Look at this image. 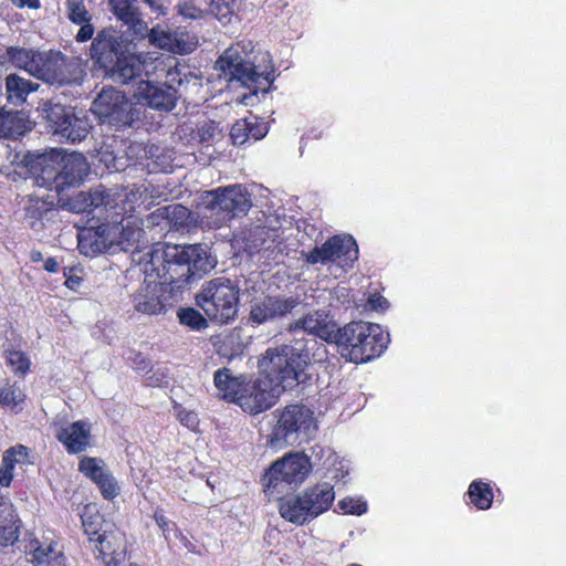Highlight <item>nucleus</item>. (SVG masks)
<instances>
[{
    "label": "nucleus",
    "mask_w": 566,
    "mask_h": 566,
    "mask_svg": "<svg viewBox=\"0 0 566 566\" xmlns=\"http://www.w3.org/2000/svg\"><path fill=\"white\" fill-rule=\"evenodd\" d=\"M308 364L310 354L304 339L269 348L259 360L260 377L244 384L237 403L251 415L270 409L285 389L302 381Z\"/></svg>",
    "instance_id": "f257e3e1"
},
{
    "label": "nucleus",
    "mask_w": 566,
    "mask_h": 566,
    "mask_svg": "<svg viewBox=\"0 0 566 566\" xmlns=\"http://www.w3.org/2000/svg\"><path fill=\"white\" fill-rule=\"evenodd\" d=\"M146 255L150 258L146 265L148 273L153 274L160 286L170 285L171 290L184 289L217 264L216 259L208 253V248L202 244L165 245Z\"/></svg>",
    "instance_id": "f03ea898"
},
{
    "label": "nucleus",
    "mask_w": 566,
    "mask_h": 566,
    "mask_svg": "<svg viewBox=\"0 0 566 566\" xmlns=\"http://www.w3.org/2000/svg\"><path fill=\"white\" fill-rule=\"evenodd\" d=\"M27 167L39 187L54 190L57 195L78 187L90 170L81 153H66L63 149L31 155L27 157Z\"/></svg>",
    "instance_id": "7ed1b4c3"
},
{
    "label": "nucleus",
    "mask_w": 566,
    "mask_h": 566,
    "mask_svg": "<svg viewBox=\"0 0 566 566\" xmlns=\"http://www.w3.org/2000/svg\"><path fill=\"white\" fill-rule=\"evenodd\" d=\"M335 336L340 356L356 364L379 356L389 343L380 325L367 322H352L337 328Z\"/></svg>",
    "instance_id": "20e7f679"
},
{
    "label": "nucleus",
    "mask_w": 566,
    "mask_h": 566,
    "mask_svg": "<svg viewBox=\"0 0 566 566\" xmlns=\"http://www.w3.org/2000/svg\"><path fill=\"white\" fill-rule=\"evenodd\" d=\"M216 70L220 72L226 81L233 80L244 86L265 82L271 84L274 81L273 65L268 52L261 53L251 60L250 53L244 51V46L238 44L227 49L216 62Z\"/></svg>",
    "instance_id": "39448f33"
},
{
    "label": "nucleus",
    "mask_w": 566,
    "mask_h": 566,
    "mask_svg": "<svg viewBox=\"0 0 566 566\" xmlns=\"http://www.w3.org/2000/svg\"><path fill=\"white\" fill-rule=\"evenodd\" d=\"M272 415L275 423L268 444L274 450L308 441L317 430L314 412L305 405H289Z\"/></svg>",
    "instance_id": "423d86ee"
},
{
    "label": "nucleus",
    "mask_w": 566,
    "mask_h": 566,
    "mask_svg": "<svg viewBox=\"0 0 566 566\" xmlns=\"http://www.w3.org/2000/svg\"><path fill=\"white\" fill-rule=\"evenodd\" d=\"M239 286L228 277L207 282L196 296L197 305L213 322L229 324L238 315Z\"/></svg>",
    "instance_id": "0eeeda50"
},
{
    "label": "nucleus",
    "mask_w": 566,
    "mask_h": 566,
    "mask_svg": "<svg viewBox=\"0 0 566 566\" xmlns=\"http://www.w3.org/2000/svg\"><path fill=\"white\" fill-rule=\"evenodd\" d=\"M201 203L206 214L209 212L211 217L217 216L216 220L207 223L213 228H220L233 218L245 216L252 207L250 192L239 184L206 191Z\"/></svg>",
    "instance_id": "6e6552de"
},
{
    "label": "nucleus",
    "mask_w": 566,
    "mask_h": 566,
    "mask_svg": "<svg viewBox=\"0 0 566 566\" xmlns=\"http://www.w3.org/2000/svg\"><path fill=\"white\" fill-rule=\"evenodd\" d=\"M92 113L102 124L116 128L130 127L142 116V106H137L120 91L104 88L93 101Z\"/></svg>",
    "instance_id": "1a4fd4ad"
},
{
    "label": "nucleus",
    "mask_w": 566,
    "mask_h": 566,
    "mask_svg": "<svg viewBox=\"0 0 566 566\" xmlns=\"http://www.w3.org/2000/svg\"><path fill=\"white\" fill-rule=\"evenodd\" d=\"M311 462L302 452L289 453L275 461L262 481L268 491L283 493L286 486L295 488L304 482L311 471Z\"/></svg>",
    "instance_id": "9d476101"
},
{
    "label": "nucleus",
    "mask_w": 566,
    "mask_h": 566,
    "mask_svg": "<svg viewBox=\"0 0 566 566\" xmlns=\"http://www.w3.org/2000/svg\"><path fill=\"white\" fill-rule=\"evenodd\" d=\"M40 111L53 134L72 143L81 142L87 136L90 125L86 118L76 116L64 105L45 101Z\"/></svg>",
    "instance_id": "9b49d317"
},
{
    "label": "nucleus",
    "mask_w": 566,
    "mask_h": 566,
    "mask_svg": "<svg viewBox=\"0 0 566 566\" xmlns=\"http://www.w3.org/2000/svg\"><path fill=\"white\" fill-rule=\"evenodd\" d=\"M75 61L56 51L39 52L32 76L51 85L64 86L80 78Z\"/></svg>",
    "instance_id": "f8f14e48"
},
{
    "label": "nucleus",
    "mask_w": 566,
    "mask_h": 566,
    "mask_svg": "<svg viewBox=\"0 0 566 566\" xmlns=\"http://www.w3.org/2000/svg\"><path fill=\"white\" fill-rule=\"evenodd\" d=\"M357 259L358 245L352 235L346 234L334 235L306 254V262L311 264L338 262L343 268L352 266Z\"/></svg>",
    "instance_id": "ddd939ff"
},
{
    "label": "nucleus",
    "mask_w": 566,
    "mask_h": 566,
    "mask_svg": "<svg viewBox=\"0 0 566 566\" xmlns=\"http://www.w3.org/2000/svg\"><path fill=\"white\" fill-rule=\"evenodd\" d=\"M301 298L298 295L268 294L251 303L249 321L261 325L285 318L298 307Z\"/></svg>",
    "instance_id": "4468645a"
},
{
    "label": "nucleus",
    "mask_w": 566,
    "mask_h": 566,
    "mask_svg": "<svg viewBox=\"0 0 566 566\" xmlns=\"http://www.w3.org/2000/svg\"><path fill=\"white\" fill-rule=\"evenodd\" d=\"M138 103L155 111L170 112L178 101L177 90L166 83H158L150 80H139L134 92Z\"/></svg>",
    "instance_id": "2eb2a0df"
},
{
    "label": "nucleus",
    "mask_w": 566,
    "mask_h": 566,
    "mask_svg": "<svg viewBox=\"0 0 566 566\" xmlns=\"http://www.w3.org/2000/svg\"><path fill=\"white\" fill-rule=\"evenodd\" d=\"M290 332L303 331L310 335L333 343L336 337L337 325L326 310L310 311L300 318L290 323Z\"/></svg>",
    "instance_id": "dca6fc26"
},
{
    "label": "nucleus",
    "mask_w": 566,
    "mask_h": 566,
    "mask_svg": "<svg viewBox=\"0 0 566 566\" xmlns=\"http://www.w3.org/2000/svg\"><path fill=\"white\" fill-rule=\"evenodd\" d=\"M109 221L114 247L116 245L123 251L132 250L133 252L142 249L140 241L145 231L137 219L132 216L113 217Z\"/></svg>",
    "instance_id": "f3484780"
},
{
    "label": "nucleus",
    "mask_w": 566,
    "mask_h": 566,
    "mask_svg": "<svg viewBox=\"0 0 566 566\" xmlns=\"http://www.w3.org/2000/svg\"><path fill=\"white\" fill-rule=\"evenodd\" d=\"M146 277L143 284L132 294V304L136 312L147 315L160 314L165 305L160 300L163 287L153 279L145 268Z\"/></svg>",
    "instance_id": "a211bd4d"
},
{
    "label": "nucleus",
    "mask_w": 566,
    "mask_h": 566,
    "mask_svg": "<svg viewBox=\"0 0 566 566\" xmlns=\"http://www.w3.org/2000/svg\"><path fill=\"white\" fill-rule=\"evenodd\" d=\"M78 470L90 478L101 490L104 499L113 500L118 495L117 481L106 469L105 463L96 458H84L78 463Z\"/></svg>",
    "instance_id": "6ab92c4d"
},
{
    "label": "nucleus",
    "mask_w": 566,
    "mask_h": 566,
    "mask_svg": "<svg viewBox=\"0 0 566 566\" xmlns=\"http://www.w3.org/2000/svg\"><path fill=\"white\" fill-rule=\"evenodd\" d=\"M105 73L116 83L128 84L140 77L143 73L149 76L145 61L133 54H120L109 66L104 69Z\"/></svg>",
    "instance_id": "aec40b11"
},
{
    "label": "nucleus",
    "mask_w": 566,
    "mask_h": 566,
    "mask_svg": "<svg viewBox=\"0 0 566 566\" xmlns=\"http://www.w3.org/2000/svg\"><path fill=\"white\" fill-rule=\"evenodd\" d=\"M120 54V41L115 30L103 29L93 40L91 45V56L101 69L109 64Z\"/></svg>",
    "instance_id": "412c9836"
},
{
    "label": "nucleus",
    "mask_w": 566,
    "mask_h": 566,
    "mask_svg": "<svg viewBox=\"0 0 566 566\" xmlns=\"http://www.w3.org/2000/svg\"><path fill=\"white\" fill-rule=\"evenodd\" d=\"M104 222L96 229H87L78 235V248L82 253L92 255L105 252L114 247L108 217L98 216Z\"/></svg>",
    "instance_id": "4be33fe9"
},
{
    "label": "nucleus",
    "mask_w": 566,
    "mask_h": 566,
    "mask_svg": "<svg viewBox=\"0 0 566 566\" xmlns=\"http://www.w3.org/2000/svg\"><path fill=\"white\" fill-rule=\"evenodd\" d=\"M150 41L160 49L177 54L190 53L197 45V41L184 31H170L154 28L149 34Z\"/></svg>",
    "instance_id": "5701e85b"
},
{
    "label": "nucleus",
    "mask_w": 566,
    "mask_h": 566,
    "mask_svg": "<svg viewBox=\"0 0 566 566\" xmlns=\"http://www.w3.org/2000/svg\"><path fill=\"white\" fill-rule=\"evenodd\" d=\"M56 438L70 453H77L90 444V427L85 421L78 420L61 428Z\"/></svg>",
    "instance_id": "b1692460"
},
{
    "label": "nucleus",
    "mask_w": 566,
    "mask_h": 566,
    "mask_svg": "<svg viewBox=\"0 0 566 566\" xmlns=\"http://www.w3.org/2000/svg\"><path fill=\"white\" fill-rule=\"evenodd\" d=\"M78 196L83 201V207H81L80 210L85 211L99 209L101 211H105L106 214L104 217H108V220L114 217L115 203L113 198V188L107 189L105 186L99 185L90 189L87 192H80Z\"/></svg>",
    "instance_id": "393cba45"
},
{
    "label": "nucleus",
    "mask_w": 566,
    "mask_h": 566,
    "mask_svg": "<svg viewBox=\"0 0 566 566\" xmlns=\"http://www.w3.org/2000/svg\"><path fill=\"white\" fill-rule=\"evenodd\" d=\"M213 384L218 396L235 403L244 386L242 376H234L232 370L227 367L214 371Z\"/></svg>",
    "instance_id": "a878e982"
},
{
    "label": "nucleus",
    "mask_w": 566,
    "mask_h": 566,
    "mask_svg": "<svg viewBox=\"0 0 566 566\" xmlns=\"http://www.w3.org/2000/svg\"><path fill=\"white\" fill-rule=\"evenodd\" d=\"M102 516L98 514L84 513L82 515V524L84 533L88 536L90 542L94 545V549L98 552V557H104L112 552L111 541L106 531H101Z\"/></svg>",
    "instance_id": "bb28decb"
},
{
    "label": "nucleus",
    "mask_w": 566,
    "mask_h": 566,
    "mask_svg": "<svg viewBox=\"0 0 566 566\" xmlns=\"http://www.w3.org/2000/svg\"><path fill=\"white\" fill-rule=\"evenodd\" d=\"M20 520L12 504L0 503V546L13 545L19 539Z\"/></svg>",
    "instance_id": "cd10ccee"
},
{
    "label": "nucleus",
    "mask_w": 566,
    "mask_h": 566,
    "mask_svg": "<svg viewBox=\"0 0 566 566\" xmlns=\"http://www.w3.org/2000/svg\"><path fill=\"white\" fill-rule=\"evenodd\" d=\"M312 520L325 512L334 501L335 492L328 483L317 484L303 493Z\"/></svg>",
    "instance_id": "c85d7f7f"
},
{
    "label": "nucleus",
    "mask_w": 566,
    "mask_h": 566,
    "mask_svg": "<svg viewBox=\"0 0 566 566\" xmlns=\"http://www.w3.org/2000/svg\"><path fill=\"white\" fill-rule=\"evenodd\" d=\"M31 562L34 566H65V557L53 542H31Z\"/></svg>",
    "instance_id": "c756f323"
},
{
    "label": "nucleus",
    "mask_w": 566,
    "mask_h": 566,
    "mask_svg": "<svg viewBox=\"0 0 566 566\" xmlns=\"http://www.w3.org/2000/svg\"><path fill=\"white\" fill-rule=\"evenodd\" d=\"M305 501L306 499L303 494L281 499L279 507L281 516L284 520L297 525H303L304 523L311 521L312 517L310 514V509Z\"/></svg>",
    "instance_id": "7c9ffc66"
},
{
    "label": "nucleus",
    "mask_w": 566,
    "mask_h": 566,
    "mask_svg": "<svg viewBox=\"0 0 566 566\" xmlns=\"http://www.w3.org/2000/svg\"><path fill=\"white\" fill-rule=\"evenodd\" d=\"M114 217H127L135 209V205L142 198L143 192L136 185L128 187H114Z\"/></svg>",
    "instance_id": "2f4dec72"
},
{
    "label": "nucleus",
    "mask_w": 566,
    "mask_h": 566,
    "mask_svg": "<svg viewBox=\"0 0 566 566\" xmlns=\"http://www.w3.org/2000/svg\"><path fill=\"white\" fill-rule=\"evenodd\" d=\"M40 85L18 74H9L6 77V92L8 101L14 105H21L30 93L35 92Z\"/></svg>",
    "instance_id": "473e14b6"
},
{
    "label": "nucleus",
    "mask_w": 566,
    "mask_h": 566,
    "mask_svg": "<svg viewBox=\"0 0 566 566\" xmlns=\"http://www.w3.org/2000/svg\"><path fill=\"white\" fill-rule=\"evenodd\" d=\"M135 1L136 0H108L113 13L136 32L142 33L146 29V25L140 19Z\"/></svg>",
    "instance_id": "72a5a7b5"
},
{
    "label": "nucleus",
    "mask_w": 566,
    "mask_h": 566,
    "mask_svg": "<svg viewBox=\"0 0 566 566\" xmlns=\"http://www.w3.org/2000/svg\"><path fill=\"white\" fill-rule=\"evenodd\" d=\"M39 52L40 51H34L32 49L11 46L8 49V56L14 66L22 69L32 75Z\"/></svg>",
    "instance_id": "f704fd0d"
},
{
    "label": "nucleus",
    "mask_w": 566,
    "mask_h": 566,
    "mask_svg": "<svg viewBox=\"0 0 566 566\" xmlns=\"http://www.w3.org/2000/svg\"><path fill=\"white\" fill-rule=\"evenodd\" d=\"M51 212L43 201L30 200L25 207V222L35 231H41L44 227L43 218Z\"/></svg>",
    "instance_id": "c9c22d12"
},
{
    "label": "nucleus",
    "mask_w": 566,
    "mask_h": 566,
    "mask_svg": "<svg viewBox=\"0 0 566 566\" xmlns=\"http://www.w3.org/2000/svg\"><path fill=\"white\" fill-rule=\"evenodd\" d=\"M471 502L480 510H486L491 506L493 493L489 484L483 482H472L468 491Z\"/></svg>",
    "instance_id": "e433bc0d"
},
{
    "label": "nucleus",
    "mask_w": 566,
    "mask_h": 566,
    "mask_svg": "<svg viewBox=\"0 0 566 566\" xmlns=\"http://www.w3.org/2000/svg\"><path fill=\"white\" fill-rule=\"evenodd\" d=\"M161 214L175 227H186L189 223L190 211L182 205H170L160 209Z\"/></svg>",
    "instance_id": "4c0bfd02"
},
{
    "label": "nucleus",
    "mask_w": 566,
    "mask_h": 566,
    "mask_svg": "<svg viewBox=\"0 0 566 566\" xmlns=\"http://www.w3.org/2000/svg\"><path fill=\"white\" fill-rule=\"evenodd\" d=\"M266 230L263 227L255 226L243 232L245 250L253 254L258 252L266 240Z\"/></svg>",
    "instance_id": "58836bf2"
},
{
    "label": "nucleus",
    "mask_w": 566,
    "mask_h": 566,
    "mask_svg": "<svg viewBox=\"0 0 566 566\" xmlns=\"http://www.w3.org/2000/svg\"><path fill=\"white\" fill-rule=\"evenodd\" d=\"M179 321L192 329L200 331L208 326L207 319L195 308H180L178 312Z\"/></svg>",
    "instance_id": "ea45409f"
},
{
    "label": "nucleus",
    "mask_w": 566,
    "mask_h": 566,
    "mask_svg": "<svg viewBox=\"0 0 566 566\" xmlns=\"http://www.w3.org/2000/svg\"><path fill=\"white\" fill-rule=\"evenodd\" d=\"M66 8L69 19L75 24L88 22L92 19L84 6V0H67Z\"/></svg>",
    "instance_id": "a19ab883"
},
{
    "label": "nucleus",
    "mask_w": 566,
    "mask_h": 566,
    "mask_svg": "<svg viewBox=\"0 0 566 566\" xmlns=\"http://www.w3.org/2000/svg\"><path fill=\"white\" fill-rule=\"evenodd\" d=\"M24 394L15 385L4 384L0 386V405L14 407L24 400Z\"/></svg>",
    "instance_id": "79ce46f5"
},
{
    "label": "nucleus",
    "mask_w": 566,
    "mask_h": 566,
    "mask_svg": "<svg viewBox=\"0 0 566 566\" xmlns=\"http://www.w3.org/2000/svg\"><path fill=\"white\" fill-rule=\"evenodd\" d=\"M6 360L15 374L23 375L30 367L29 358L20 350H8Z\"/></svg>",
    "instance_id": "37998d69"
},
{
    "label": "nucleus",
    "mask_w": 566,
    "mask_h": 566,
    "mask_svg": "<svg viewBox=\"0 0 566 566\" xmlns=\"http://www.w3.org/2000/svg\"><path fill=\"white\" fill-rule=\"evenodd\" d=\"M211 13L222 23H229L233 15V4L229 0H213L210 2Z\"/></svg>",
    "instance_id": "c03bdc74"
},
{
    "label": "nucleus",
    "mask_w": 566,
    "mask_h": 566,
    "mask_svg": "<svg viewBox=\"0 0 566 566\" xmlns=\"http://www.w3.org/2000/svg\"><path fill=\"white\" fill-rule=\"evenodd\" d=\"M3 457L7 458L10 462H12V465L14 467L17 464L32 463L29 455V449L22 444L8 449L4 452Z\"/></svg>",
    "instance_id": "a18cd8bd"
},
{
    "label": "nucleus",
    "mask_w": 566,
    "mask_h": 566,
    "mask_svg": "<svg viewBox=\"0 0 566 566\" xmlns=\"http://www.w3.org/2000/svg\"><path fill=\"white\" fill-rule=\"evenodd\" d=\"M249 119L237 120L230 130V137L234 145H243L249 139Z\"/></svg>",
    "instance_id": "49530a36"
},
{
    "label": "nucleus",
    "mask_w": 566,
    "mask_h": 566,
    "mask_svg": "<svg viewBox=\"0 0 566 566\" xmlns=\"http://www.w3.org/2000/svg\"><path fill=\"white\" fill-rule=\"evenodd\" d=\"M339 509L346 514L361 515L367 511L366 502L360 499L346 497L339 501Z\"/></svg>",
    "instance_id": "de8ad7c7"
},
{
    "label": "nucleus",
    "mask_w": 566,
    "mask_h": 566,
    "mask_svg": "<svg viewBox=\"0 0 566 566\" xmlns=\"http://www.w3.org/2000/svg\"><path fill=\"white\" fill-rule=\"evenodd\" d=\"M221 136V129L213 122L202 124L198 129L199 142L202 144L212 143Z\"/></svg>",
    "instance_id": "09e8293b"
},
{
    "label": "nucleus",
    "mask_w": 566,
    "mask_h": 566,
    "mask_svg": "<svg viewBox=\"0 0 566 566\" xmlns=\"http://www.w3.org/2000/svg\"><path fill=\"white\" fill-rule=\"evenodd\" d=\"M17 114L0 109V137H9L14 134Z\"/></svg>",
    "instance_id": "8fccbe9b"
},
{
    "label": "nucleus",
    "mask_w": 566,
    "mask_h": 566,
    "mask_svg": "<svg viewBox=\"0 0 566 566\" xmlns=\"http://www.w3.org/2000/svg\"><path fill=\"white\" fill-rule=\"evenodd\" d=\"M178 13L184 18L192 20H200L206 15V11L196 7L191 1L179 3Z\"/></svg>",
    "instance_id": "3c124183"
},
{
    "label": "nucleus",
    "mask_w": 566,
    "mask_h": 566,
    "mask_svg": "<svg viewBox=\"0 0 566 566\" xmlns=\"http://www.w3.org/2000/svg\"><path fill=\"white\" fill-rule=\"evenodd\" d=\"M268 130L265 123L258 122L256 118L253 120L249 119V138L252 137L254 140H260L268 134Z\"/></svg>",
    "instance_id": "603ef678"
},
{
    "label": "nucleus",
    "mask_w": 566,
    "mask_h": 566,
    "mask_svg": "<svg viewBox=\"0 0 566 566\" xmlns=\"http://www.w3.org/2000/svg\"><path fill=\"white\" fill-rule=\"evenodd\" d=\"M177 417L182 426L191 430H196L199 423L197 413L190 410L181 409L178 411Z\"/></svg>",
    "instance_id": "864d4df0"
},
{
    "label": "nucleus",
    "mask_w": 566,
    "mask_h": 566,
    "mask_svg": "<svg viewBox=\"0 0 566 566\" xmlns=\"http://www.w3.org/2000/svg\"><path fill=\"white\" fill-rule=\"evenodd\" d=\"M13 469L12 462H10L7 458H2V464L0 468V484L2 486H9L13 479Z\"/></svg>",
    "instance_id": "5fc2aeb1"
},
{
    "label": "nucleus",
    "mask_w": 566,
    "mask_h": 566,
    "mask_svg": "<svg viewBox=\"0 0 566 566\" xmlns=\"http://www.w3.org/2000/svg\"><path fill=\"white\" fill-rule=\"evenodd\" d=\"M149 9L158 14H166L170 0H144Z\"/></svg>",
    "instance_id": "6e6d98bb"
},
{
    "label": "nucleus",
    "mask_w": 566,
    "mask_h": 566,
    "mask_svg": "<svg viewBox=\"0 0 566 566\" xmlns=\"http://www.w3.org/2000/svg\"><path fill=\"white\" fill-rule=\"evenodd\" d=\"M94 27L88 22L81 23V28L76 34V41L85 42L93 38Z\"/></svg>",
    "instance_id": "4d7b16f0"
},
{
    "label": "nucleus",
    "mask_w": 566,
    "mask_h": 566,
    "mask_svg": "<svg viewBox=\"0 0 566 566\" xmlns=\"http://www.w3.org/2000/svg\"><path fill=\"white\" fill-rule=\"evenodd\" d=\"M154 518L158 527L165 533L169 526V521L166 516L160 511H156L154 513Z\"/></svg>",
    "instance_id": "13d9d810"
},
{
    "label": "nucleus",
    "mask_w": 566,
    "mask_h": 566,
    "mask_svg": "<svg viewBox=\"0 0 566 566\" xmlns=\"http://www.w3.org/2000/svg\"><path fill=\"white\" fill-rule=\"evenodd\" d=\"M369 303L374 310H384L388 305L387 300L382 296H374L369 300Z\"/></svg>",
    "instance_id": "bf43d9fd"
},
{
    "label": "nucleus",
    "mask_w": 566,
    "mask_h": 566,
    "mask_svg": "<svg viewBox=\"0 0 566 566\" xmlns=\"http://www.w3.org/2000/svg\"><path fill=\"white\" fill-rule=\"evenodd\" d=\"M44 269L50 273H56L60 269V263L55 258H48L44 261Z\"/></svg>",
    "instance_id": "052dcab7"
},
{
    "label": "nucleus",
    "mask_w": 566,
    "mask_h": 566,
    "mask_svg": "<svg viewBox=\"0 0 566 566\" xmlns=\"http://www.w3.org/2000/svg\"><path fill=\"white\" fill-rule=\"evenodd\" d=\"M81 284V277L77 275H70L66 277L65 285L71 289L75 290Z\"/></svg>",
    "instance_id": "680f3d73"
},
{
    "label": "nucleus",
    "mask_w": 566,
    "mask_h": 566,
    "mask_svg": "<svg viewBox=\"0 0 566 566\" xmlns=\"http://www.w3.org/2000/svg\"><path fill=\"white\" fill-rule=\"evenodd\" d=\"M14 4H17L18 7L22 8L24 7L25 4L29 6L30 8H38L39 7V1L38 0H33L31 2H25L24 0H11Z\"/></svg>",
    "instance_id": "e2e57ef3"
},
{
    "label": "nucleus",
    "mask_w": 566,
    "mask_h": 566,
    "mask_svg": "<svg viewBox=\"0 0 566 566\" xmlns=\"http://www.w3.org/2000/svg\"><path fill=\"white\" fill-rule=\"evenodd\" d=\"M30 260H31L32 262H40V261H42V260H43V255H42V253H41L40 251H38V250H32V251L30 252Z\"/></svg>",
    "instance_id": "0e129e2a"
},
{
    "label": "nucleus",
    "mask_w": 566,
    "mask_h": 566,
    "mask_svg": "<svg viewBox=\"0 0 566 566\" xmlns=\"http://www.w3.org/2000/svg\"><path fill=\"white\" fill-rule=\"evenodd\" d=\"M106 566H123V565L115 557H111V559L106 562Z\"/></svg>",
    "instance_id": "69168bd1"
},
{
    "label": "nucleus",
    "mask_w": 566,
    "mask_h": 566,
    "mask_svg": "<svg viewBox=\"0 0 566 566\" xmlns=\"http://www.w3.org/2000/svg\"><path fill=\"white\" fill-rule=\"evenodd\" d=\"M348 566H361V565H358V564H350Z\"/></svg>",
    "instance_id": "338daca9"
},
{
    "label": "nucleus",
    "mask_w": 566,
    "mask_h": 566,
    "mask_svg": "<svg viewBox=\"0 0 566 566\" xmlns=\"http://www.w3.org/2000/svg\"><path fill=\"white\" fill-rule=\"evenodd\" d=\"M130 566H139V565H137V564H132Z\"/></svg>",
    "instance_id": "774afa93"
}]
</instances>
